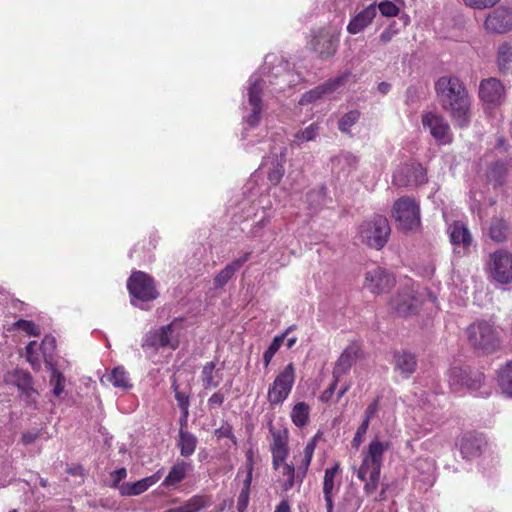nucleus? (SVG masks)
Wrapping results in <instances>:
<instances>
[{"mask_svg": "<svg viewBox=\"0 0 512 512\" xmlns=\"http://www.w3.org/2000/svg\"><path fill=\"white\" fill-rule=\"evenodd\" d=\"M341 472L340 464L336 462L332 467L325 470L323 479V495L326 502L327 512H333V497L338 491L340 480L336 482V478Z\"/></svg>", "mask_w": 512, "mask_h": 512, "instance_id": "21", "label": "nucleus"}, {"mask_svg": "<svg viewBox=\"0 0 512 512\" xmlns=\"http://www.w3.org/2000/svg\"><path fill=\"white\" fill-rule=\"evenodd\" d=\"M109 381L117 388L126 389L131 387L128 374L123 367H116L113 369L109 375Z\"/></svg>", "mask_w": 512, "mask_h": 512, "instance_id": "47", "label": "nucleus"}, {"mask_svg": "<svg viewBox=\"0 0 512 512\" xmlns=\"http://www.w3.org/2000/svg\"><path fill=\"white\" fill-rule=\"evenodd\" d=\"M13 382L28 398L36 394V390L32 387L33 379L30 373L24 370H16L13 375Z\"/></svg>", "mask_w": 512, "mask_h": 512, "instance_id": "32", "label": "nucleus"}, {"mask_svg": "<svg viewBox=\"0 0 512 512\" xmlns=\"http://www.w3.org/2000/svg\"><path fill=\"white\" fill-rule=\"evenodd\" d=\"M295 378V367L293 363H289L269 386L267 393L268 402L273 406L281 405L290 395Z\"/></svg>", "mask_w": 512, "mask_h": 512, "instance_id": "7", "label": "nucleus"}, {"mask_svg": "<svg viewBox=\"0 0 512 512\" xmlns=\"http://www.w3.org/2000/svg\"><path fill=\"white\" fill-rule=\"evenodd\" d=\"M47 366L51 371L50 384L53 386V394L58 397L64 391L65 377L52 362H49Z\"/></svg>", "mask_w": 512, "mask_h": 512, "instance_id": "46", "label": "nucleus"}, {"mask_svg": "<svg viewBox=\"0 0 512 512\" xmlns=\"http://www.w3.org/2000/svg\"><path fill=\"white\" fill-rule=\"evenodd\" d=\"M507 173V164L502 161H497L489 167L487 178L494 186H501L506 180Z\"/></svg>", "mask_w": 512, "mask_h": 512, "instance_id": "35", "label": "nucleus"}, {"mask_svg": "<svg viewBox=\"0 0 512 512\" xmlns=\"http://www.w3.org/2000/svg\"><path fill=\"white\" fill-rule=\"evenodd\" d=\"M390 448L388 441L375 437L362 452V462L356 471L357 478L364 482L366 494H373L379 485L384 453Z\"/></svg>", "mask_w": 512, "mask_h": 512, "instance_id": "2", "label": "nucleus"}, {"mask_svg": "<svg viewBox=\"0 0 512 512\" xmlns=\"http://www.w3.org/2000/svg\"><path fill=\"white\" fill-rule=\"evenodd\" d=\"M326 201V188L313 189L306 194V202L312 212L318 211Z\"/></svg>", "mask_w": 512, "mask_h": 512, "instance_id": "43", "label": "nucleus"}, {"mask_svg": "<svg viewBox=\"0 0 512 512\" xmlns=\"http://www.w3.org/2000/svg\"><path fill=\"white\" fill-rule=\"evenodd\" d=\"M189 464L184 461L176 462L170 469L168 475L162 482L164 487H173L180 483L185 477Z\"/></svg>", "mask_w": 512, "mask_h": 512, "instance_id": "29", "label": "nucleus"}, {"mask_svg": "<svg viewBox=\"0 0 512 512\" xmlns=\"http://www.w3.org/2000/svg\"><path fill=\"white\" fill-rule=\"evenodd\" d=\"M360 347L356 343L348 345L337 359L333 368V378L340 380L342 376L347 374L351 367L355 364L360 354Z\"/></svg>", "mask_w": 512, "mask_h": 512, "instance_id": "22", "label": "nucleus"}, {"mask_svg": "<svg viewBox=\"0 0 512 512\" xmlns=\"http://www.w3.org/2000/svg\"><path fill=\"white\" fill-rule=\"evenodd\" d=\"M252 252H244L240 257L234 259L231 263L227 264L214 278V285L216 288H221L234 276V274L246 263Z\"/></svg>", "mask_w": 512, "mask_h": 512, "instance_id": "26", "label": "nucleus"}, {"mask_svg": "<svg viewBox=\"0 0 512 512\" xmlns=\"http://www.w3.org/2000/svg\"><path fill=\"white\" fill-rule=\"evenodd\" d=\"M378 409H379V397H377L374 401H372L368 405V407L366 408L365 413H364L363 421H366L367 424H370V420L377 413Z\"/></svg>", "mask_w": 512, "mask_h": 512, "instance_id": "61", "label": "nucleus"}, {"mask_svg": "<svg viewBox=\"0 0 512 512\" xmlns=\"http://www.w3.org/2000/svg\"><path fill=\"white\" fill-rule=\"evenodd\" d=\"M394 370L402 377L409 378L417 367V360L414 354L402 350L396 351L393 355Z\"/></svg>", "mask_w": 512, "mask_h": 512, "instance_id": "25", "label": "nucleus"}, {"mask_svg": "<svg viewBox=\"0 0 512 512\" xmlns=\"http://www.w3.org/2000/svg\"><path fill=\"white\" fill-rule=\"evenodd\" d=\"M510 233V226L502 218L494 217L491 220L490 227H489V236L490 238L497 242L501 243L507 240Z\"/></svg>", "mask_w": 512, "mask_h": 512, "instance_id": "28", "label": "nucleus"}, {"mask_svg": "<svg viewBox=\"0 0 512 512\" xmlns=\"http://www.w3.org/2000/svg\"><path fill=\"white\" fill-rule=\"evenodd\" d=\"M180 453L183 457L191 456L197 446V438L190 432L180 430L179 432V443Z\"/></svg>", "mask_w": 512, "mask_h": 512, "instance_id": "37", "label": "nucleus"}, {"mask_svg": "<svg viewBox=\"0 0 512 512\" xmlns=\"http://www.w3.org/2000/svg\"><path fill=\"white\" fill-rule=\"evenodd\" d=\"M272 435L271 452H288V432L287 430H276L272 423L269 425Z\"/></svg>", "mask_w": 512, "mask_h": 512, "instance_id": "39", "label": "nucleus"}, {"mask_svg": "<svg viewBox=\"0 0 512 512\" xmlns=\"http://www.w3.org/2000/svg\"><path fill=\"white\" fill-rule=\"evenodd\" d=\"M127 289L131 295V304L138 307L135 300L149 302L155 300L159 293L154 279L145 272L135 271L127 280Z\"/></svg>", "mask_w": 512, "mask_h": 512, "instance_id": "6", "label": "nucleus"}, {"mask_svg": "<svg viewBox=\"0 0 512 512\" xmlns=\"http://www.w3.org/2000/svg\"><path fill=\"white\" fill-rule=\"evenodd\" d=\"M211 505V497L205 494L194 495L183 504L186 512H200Z\"/></svg>", "mask_w": 512, "mask_h": 512, "instance_id": "41", "label": "nucleus"}, {"mask_svg": "<svg viewBox=\"0 0 512 512\" xmlns=\"http://www.w3.org/2000/svg\"><path fill=\"white\" fill-rule=\"evenodd\" d=\"M398 33L395 23H391L379 36V40L382 44L389 43L392 38Z\"/></svg>", "mask_w": 512, "mask_h": 512, "instance_id": "57", "label": "nucleus"}, {"mask_svg": "<svg viewBox=\"0 0 512 512\" xmlns=\"http://www.w3.org/2000/svg\"><path fill=\"white\" fill-rule=\"evenodd\" d=\"M126 477H127V470L124 467L119 468L115 471H112L110 473V479H111L110 487L116 488L119 490V487H121V485H122L121 481H123Z\"/></svg>", "mask_w": 512, "mask_h": 512, "instance_id": "55", "label": "nucleus"}, {"mask_svg": "<svg viewBox=\"0 0 512 512\" xmlns=\"http://www.w3.org/2000/svg\"><path fill=\"white\" fill-rule=\"evenodd\" d=\"M225 395L221 391H217L208 399L210 407H219L224 403Z\"/></svg>", "mask_w": 512, "mask_h": 512, "instance_id": "63", "label": "nucleus"}, {"mask_svg": "<svg viewBox=\"0 0 512 512\" xmlns=\"http://www.w3.org/2000/svg\"><path fill=\"white\" fill-rule=\"evenodd\" d=\"M395 278L386 269L374 267L365 274L364 288L375 295L389 292L395 285Z\"/></svg>", "mask_w": 512, "mask_h": 512, "instance_id": "14", "label": "nucleus"}, {"mask_svg": "<svg viewBox=\"0 0 512 512\" xmlns=\"http://www.w3.org/2000/svg\"><path fill=\"white\" fill-rule=\"evenodd\" d=\"M450 242L454 246V252L465 254L472 244V236L469 229L460 221H455L448 227Z\"/></svg>", "mask_w": 512, "mask_h": 512, "instance_id": "20", "label": "nucleus"}, {"mask_svg": "<svg viewBox=\"0 0 512 512\" xmlns=\"http://www.w3.org/2000/svg\"><path fill=\"white\" fill-rule=\"evenodd\" d=\"M310 406L305 402H298L296 403L291 411L290 417L293 422V424L298 427L302 428L306 426L309 423L310 419Z\"/></svg>", "mask_w": 512, "mask_h": 512, "instance_id": "33", "label": "nucleus"}, {"mask_svg": "<svg viewBox=\"0 0 512 512\" xmlns=\"http://www.w3.org/2000/svg\"><path fill=\"white\" fill-rule=\"evenodd\" d=\"M422 124L428 128L430 134L440 144H449L452 141L450 126L440 115L429 112L422 116Z\"/></svg>", "mask_w": 512, "mask_h": 512, "instance_id": "17", "label": "nucleus"}, {"mask_svg": "<svg viewBox=\"0 0 512 512\" xmlns=\"http://www.w3.org/2000/svg\"><path fill=\"white\" fill-rule=\"evenodd\" d=\"M378 9L384 17H394L399 13V8L391 1H382L378 4Z\"/></svg>", "mask_w": 512, "mask_h": 512, "instance_id": "54", "label": "nucleus"}, {"mask_svg": "<svg viewBox=\"0 0 512 512\" xmlns=\"http://www.w3.org/2000/svg\"><path fill=\"white\" fill-rule=\"evenodd\" d=\"M288 455V452H272V464L273 468L277 471L283 469V466L287 464L285 459Z\"/></svg>", "mask_w": 512, "mask_h": 512, "instance_id": "59", "label": "nucleus"}, {"mask_svg": "<svg viewBox=\"0 0 512 512\" xmlns=\"http://www.w3.org/2000/svg\"><path fill=\"white\" fill-rule=\"evenodd\" d=\"M479 96L489 105H500L505 99V88L500 80L490 77L481 81Z\"/></svg>", "mask_w": 512, "mask_h": 512, "instance_id": "18", "label": "nucleus"}, {"mask_svg": "<svg viewBox=\"0 0 512 512\" xmlns=\"http://www.w3.org/2000/svg\"><path fill=\"white\" fill-rule=\"evenodd\" d=\"M40 436L39 430L27 431L22 435V442L25 445L34 443Z\"/></svg>", "mask_w": 512, "mask_h": 512, "instance_id": "64", "label": "nucleus"}, {"mask_svg": "<svg viewBox=\"0 0 512 512\" xmlns=\"http://www.w3.org/2000/svg\"><path fill=\"white\" fill-rule=\"evenodd\" d=\"M470 345L483 354H492L501 347L500 333L495 324L488 320H477L466 329Z\"/></svg>", "mask_w": 512, "mask_h": 512, "instance_id": "3", "label": "nucleus"}, {"mask_svg": "<svg viewBox=\"0 0 512 512\" xmlns=\"http://www.w3.org/2000/svg\"><path fill=\"white\" fill-rule=\"evenodd\" d=\"M172 389L174 391L175 399L181 410L182 417L186 419L189 414L190 394L189 392L180 389V386L177 384L175 378L172 381Z\"/></svg>", "mask_w": 512, "mask_h": 512, "instance_id": "42", "label": "nucleus"}, {"mask_svg": "<svg viewBox=\"0 0 512 512\" xmlns=\"http://www.w3.org/2000/svg\"><path fill=\"white\" fill-rule=\"evenodd\" d=\"M484 444V440L480 436L465 435L460 443V451L463 458L472 460L479 457Z\"/></svg>", "mask_w": 512, "mask_h": 512, "instance_id": "27", "label": "nucleus"}, {"mask_svg": "<svg viewBox=\"0 0 512 512\" xmlns=\"http://www.w3.org/2000/svg\"><path fill=\"white\" fill-rule=\"evenodd\" d=\"M37 346L36 341H31L26 346V359L31 364L34 370H40V359L35 352V347Z\"/></svg>", "mask_w": 512, "mask_h": 512, "instance_id": "51", "label": "nucleus"}, {"mask_svg": "<svg viewBox=\"0 0 512 512\" xmlns=\"http://www.w3.org/2000/svg\"><path fill=\"white\" fill-rule=\"evenodd\" d=\"M14 326L20 330L25 331L30 336H38L40 334L39 328L34 322L29 320L20 319L15 322Z\"/></svg>", "mask_w": 512, "mask_h": 512, "instance_id": "53", "label": "nucleus"}, {"mask_svg": "<svg viewBox=\"0 0 512 512\" xmlns=\"http://www.w3.org/2000/svg\"><path fill=\"white\" fill-rule=\"evenodd\" d=\"M214 434L219 439H221V438H230L232 440H235V437H234L233 432H232V427L228 423H225L221 427L216 429L214 431Z\"/></svg>", "mask_w": 512, "mask_h": 512, "instance_id": "62", "label": "nucleus"}, {"mask_svg": "<svg viewBox=\"0 0 512 512\" xmlns=\"http://www.w3.org/2000/svg\"><path fill=\"white\" fill-rule=\"evenodd\" d=\"M283 163L276 160L273 164V168L268 173V179L273 185H277L284 175Z\"/></svg>", "mask_w": 512, "mask_h": 512, "instance_id": "52", "label": "nucleus"}, {"mask_svg": "<svg viewBox=\"0 0 512 512\" xmlns=\"http://www.w3.org/2000/svg\"><path fill=\"white\" fill-rule=\"evenodd\" d=\"M485 29L489 33L504 34L512 30V9L499 6L488 14Z\"/></svg>", "mask_w": 512, "mask_h": 512, "instance_id": "16", "label": "nucleus"}, {"mask_svg": "<svg viewBox=\"0 0 512 512\" xmlns=\"http://www.w3.org/2000/svg\"><path fill=\"white\" fill-rule=\"evenodd\" d=\"M489 268L491 276L501 284L512 283V252L507 249H499L489 256Z\"/></svg>", "mask_w": 512, "mask_h": 512, "instance_id": "12", "label": "nucleus"}, {"mask_svg": "<svg viewBox=\"0 0 512 512\" xmlns=\"http://www.w3.org/2000/svg\"><path fill=\"white\" fill-rule=\"evenodd\" d=\"M179 325L177 319L171 323L160 327L157 330L149 331L142 340V348H159L169 347L175 350L179 345L178 335L176 334V327Z\"/></svg>", "mask_w": 512, "mask_h": 512, "instance_id": "8", "label": "nucleus"}, {"mask_svg": "<svg viewBox=\"0 0 512 512\" xmlns=\"http://www.w3.org/2000/svg\"><path fill=\"white\" fill-rule=\"evenodd\" d=\"M484 382V374L476 369L452 367L448 371V383L454 390L466 387L469 390L479 389Z\"/></svg>", "mask_w": 512, "mask_h": 512, "instance_id": "10", "label": "nucleus"}, {"mask_svg": "<svg viewBox=\"0 0 512 512\" xmlns=\"http://www.w3.org/2000/svg\"><path fill=\"white\" fill-rule=\"evenodd\" d=\"M332 162L335 168H339L344 173L349 174L356 169L358 159L353 154L344 152L335 157Z\"/></svg>", "mask_w": 512, "mask_h": 512, "instance_id": "40", "label": "nucleus"}, {"mask_svg": "<svg viewBox=\"0 0 512 512\" xmlns=\"http://www.w3.org/2000/svg\"><path fill=\"white\" fill-rule=\"evenodd\" d=\"M349 75L350 73H344L336 78L329 79L325 83L304 93L299 100V104L305 105L308 103H312L318 99H321L323 96L332 93L347 81Z\"/></svg>", "mask_w": 512, "mask_h": 512, "instance_id": "19", "label": "nucleus"}, {"mask_svg": "<svg viewBox=\"0 0 512 512\" xmlns=\"http://www.w3.org/2000/svg\"><path fill=\"white\" fill-rule=\"evenodd\" d=\"M377 15L376 4H370L359 13H357L348 23L347 31L352 35H356L367 28Z\"/></svg>", "mask_w": 512, "mask_h": 512, "instance_id": "24", "label": "nucleus"}, {"mask_svg": "<svg viewBox=\"0 0 512 512\" xmlns=\"http://www.w3.org/2000/svg\"><path fill=\"white\" fill-rule=\"evenodd\" d=\"M362 504V499L357 495L356 491L349 490L344 494L340 503L341 512H357Z\"/></svg>", "mask_w": 512, "mask_h": 512, "instance_id": "45", "label": "nucleus"}, {"mask_svg": "<svg viewBox=\"0 0 512 512\" xmlns=\"http://www.w3.org/2000/svg\"><path fill=\"white\" fill-rule=\"evenodd\" d=\"M435 91L442 108L450 113L455 125L467 127L471 120V99L464 84L457 77L442 76L435 83Z\"/></svg>", "mask_w": 512, "mask_h": 512, "instance_id": "1", "label": "nucleus"}, {"mask_svg": "<svg viewBox=\"0 0 512 512\" xmlns=\"http://www.w3.org/2000/svg\"><path fill=\"white\" fill-rule=\"evenodd\" d=\"M464 3L470 7L483 9L487 7H492L500 0H463Z\"/></svg>", "mask_w": 512, "mask_h": 512, "instance_id": "60", "label": "nucleus"}, {"mask_svg": "<svg viewBox=\"0 0 512 512\" xmlns=\"http://www.w3.org/2000/svg\"><path fill=\"white\" fill-rule=\"evenodd\" d=\"M252 471H253V465L252 463L248 464L247 467V474L244 479L243 487L239 493V496L237 498V510L239 512H245L248 502H249V490L250 485L252 482Z\"/></svg>", "mask_w": 512, "mask_h": 512, "instance_id": "36", "label": "nucleus"}, {"mask_svg": "<svg viewBox=\"0 0 512 512\" xmlns=\"http://www.w3.org/2000/svg\"><path fill=\"white\" fill-rule=\"evenodd\" d=\"M319 124L314 122L301 131L294 134L291 146L299 147L304 142L313 141L319 133Z\"/></svg>", "mask_w": 512, "mask_h": 512, "instance_id": "38", "label": "nucleus"}, {"mask_svg": "<svg viewBox=\"0 0 512 512\" xmlns=\"http://www.w3.org/2000/svg\"><path fill=\"white\" fill-rule=\"evenodd\" d=\"M392 213L400 230L416 231L420 227V207L413 198L406 196L398 199Z\"/></svg>", "mask_w": 512, "mask_h": 512, "instance_id": "5", "label": "nucleus"}, {"mask_svg": "<svg viewBox=\"0 0 512 512\" xmlns=\"http://www.w3.org/2000/svg\"><path fill=\"white\" fill-rule=\"evenodd\" d=\"M360 113L356 110L349 111L339 120V130L342 133H350V128L358 121Z\"/></svg>", "mask_w": 512, "mask_h": 512, "instance_id": "48", "label": "nucleus"}, {"mask_svg": "<svg viewBox=\"0 0 512 512\" xmlns=\"http://www.w3.org/2000/svg\"><path fill=\"white\" fill-rule=\"evenodd\" d=\"M391 229L387 218L376 215L373 218L364 221L358 230V236L362 243L367 246L380 250L388 241Z\"/></svg>", "mask_w": 512, "mask_h": 512, "instance_id": "4", "label": "nucleus"}, {"mask_svg": "<svg viewBox=\"0 0 512 512\" xmlns=\"http://www.w3.org/2000/svg\"><path fill=\"white\" fill-rule=\"evenodd\" d=\"M283 344V336H275L269 347L263 353V364L268 367L272 358Z\"/></svg>", "mask_w": 512, "mask_h": 512, "instance_id": "49", "label": "nucleus"}, {"mask_svg": "<svg viewBox=\"0 0 512 512\" xmlns=\"http://www.w3.org/2000/svg\"><path fill=\"white\" fill-rule=\"evenodd\" d=\"M497 380L501 391L512 397V360L506 362L497 370Z\"/></svg>", "mask_w": 512, "mask_h": 512, "instance_id": "31", "label": "nucleus"}, {"mask_svg": "<svg viewBox=\"0 0 512 512\" xmlns=\"http://www.w3.org/2000/svg\"><path fill=\"white\" fill-rule=\"evenodd\" d=\"M310 463H311V459L303 458L301 464L298 466V468L296 470L298 488H300V486L307 474Z\"/></svg>", "mask_w": 512, "mask_h": 512, "instance_id": "58", "label": "nucleus"}, {"mask_svg": "<svg viewBox=\"0 0 512 512\" xmlns=\"http://www.w3.org/2000/svg\"><path fill=\"white\" fill-rule=\"evenodd\" d=\"M279 482L284 491H289L297 484V472L293 464H285L283 469L279 471Z\"/></svg>", "mask_w": 512, "mask_h": 512, "instance_id": "44", "label": "nucleus"}, {"mask_svg": "<svg viewBox=\"0 0 512 512\" xmlns=\"http://www.w3.org/2000/svg\"><path fill=\"white\" fill-rule=\"evenodd\" d=\"M426 182V170L417 162L404 163L393 174V184L398 187H416Z\"/></svg>", "mask_w": 512, "mask_h": 512, "instance_id": "11", "label": "nucleus"}, {"mask_svg": "<svg viewBox=\"0 0 512 512\" xmlns=\"http://www.w3.org/2000/svg\"><path fill=\"white\" fill-rule=\"evenodd\" d=\"M369 428V424L366 421H362L360 426L357 428V431L352 439V446L356 449L359 448L361 443L363 442L364 435L367 433Z\"/></svg>", "mask_w": 512, "mask_h": 512, "instance_id": "56", "label": "nucleus"}, {"mask_svg": "<svg viewBox=\"0 0 512 512\" xmlns=\"http://www.w3.org/2000/svg\"><path fill=\"white\" fill-rule=\"evenodd\" d=\"M162 477V471L158 470L151 476L145 477L136 482H125L119 487L121 496L130 497L137 496L147 491L151 486L156 484Z\"/></svg>", "mask_w": 512, "mask_h": 512, "instance_id": "23", "label": "nucleus"}, {"mask_svg": "<svg viewBox=\"0 0 512 512\" xmlns=\"http://www.w3.org/2000/svg\"><path fill=\"white\" fill-rule=\"evenodd\" d=\"M422 305V300L412 288H404L390 300V306L398 316L415 314Z\"/></svg>", "mask_w": 512, "mask_h": 512, "instance_id": "15", "label": "nucleus"}, {"mask_svg": "<svg viewBox=\"0 0 512 512\" xmlns=\"http://www.w3.org/2000/svg\"><path fill=\"white\" fill-rule=\"evenodd\" d=\"M339 34L327 28H321L313 32L310 45L312 50L318 54L321 59L332 57L338 48Z\"/></svg>", "mask_w": 512, "mask_h": 512, "instance_id": "13", "label": "nucleus"}, {"mask_svg": "<svg viewBox=\"0 0 512 512\" xmlns=\"http://www.w3.org/2000/svg\"><path fill=\"white\" fill-rule=\"evenodd\" d=\"M248 86V104L251 107V113L244 118L245 122L250 127L258 125L262 113V92L267 83H272L270 80L261 78L258 75H252L249 78Z\"/></svg>", "mask_w": 512, "mask_h": 512, "instance_id": "9", "label": "nucleus"}, {"mask_svg": "<svg viewBox=\"0 0 512 512\" xmlns=\"http://www.w3.org/2000/svg\"><path fill=\"white\" fill-rule=\"evenodd\" d=\"M55 338L53 336L47 335L42 340V343L40 345V349L42 350L46 365H48L49 362H51L48 358L52 356V352L55 349Z\"/></svg>", "mask_w": 512, "mask_h": 512, "instance_id": "50", "label": "nucleus"}, {"mask_svg": "<svg viewBox=\"0 0 512 512\" xmlns=\"http://www.w3.org/2000/svg\"><path fill=\"white\" fill-rule=\"evenodd\" d=\"M215 362H207L201 371V381L204 389H212L218 387L221 377L215 373Z\"/></svg>", "mask_w": 512, "mask_h": 512, "instance_id": "34", "label": "nucleus"}, {"mask_svg": "<svg viewBox=\"0 0 512 512\" xmlns=\"http://www.w3.org/2000/svg\"><path fill=\"white\" fill-rule=\"evenodd\" d=\"M496 63L501 73L512 72V45L510 43L504 42L498 47Z\"/></svg>", "mask_w": 512, "mask_h": 512, "instance_id": "30", "label": "nucleus"}]
</instances>
